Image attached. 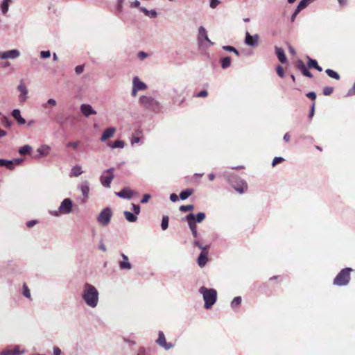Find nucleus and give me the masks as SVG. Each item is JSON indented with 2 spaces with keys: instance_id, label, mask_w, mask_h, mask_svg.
Masks as SVG:
<instances>
[{
  "instance_id": "obj_23",
  "label": "nucleus",
  "mask_w": 355,
  "mask_h": 355,
  "mask_svg": "<svg viewBox=\"0 0 355 355\" xmlns=\"http://www.w3.org/2000/svg\"><path fill=\"white\" fill-rule=\"evenodd\" d=\"M275 49H276V55H277V59H279L282 63H286L287 62V58L284 49L282 47H275Z\"/></svg>"
},
{
  "instance_id": "obj_47",
  "label": "nucleus",
  "mask_w": 355,
  "mask_h": 355,
  "mask_svg": "<svg viewBox=\"0 0 355 355\" xmlns=\"http://www.w3.org/2000/svg\"><path fill=\"white\" fill-rule=\"evenodd\" d=\"M223 49L226 50V51H233L237 55H239V52L238 51V50L234 47V46H223Z\"/></svg>"
},
{
  "instance_id": "obj_53",
  "label": "nucleus",
  "mask_w": 355,
  "mask_h": 355,
  "mask_svg": "<svg viewBox=\"0 0 355 355\" xmlns=\"http://www.w3.org/2000/svg\"><path fill=\"white\" fill-rule=\"evenodd\" d=\"M133 210L135 215H138L140 212V207L138 205L133 204Z\"/></svg>"
},
{
  "instance_id": "obj_3",
  "label": "nucleus",
  "mask_w": 355,
  "mask_h": 355,
  "mask_svg": "<svg viewBox=\"0 0 355 355\" xmlns=\"http://www.w3.org/2000/svg\"><path fill=\"white\" fill-rule=\"evenodd\" d=\"M353 270L351 268H345L336 276L334 279V284L343 286H346L350 280V272Z\"/></svg>"
},
{
  "instance_id": "obj_34",
  "label": "nucleus",
  "mask_w": 355,
  "mask_h": 355,
  "mask_svg": "<svg viewBox=\"0 0 355 355\" xmlns=\"http://www.w3.org/2000/svg\"><path fill=\"white\" fill-rule=\"evenodd\" d=\"M81 191H82L83 195L85 198H87L88 195H89V188L87 182H85L84 183L82 184Z\"/></svg>"
},
{
  "instance_id": "obj_41",
  "label": "nucleus",
  "mask_w": 355,
  "mask_h": 355,
  "mask_svg": "<svg viewBox=\"0 0 355 355\" xmlns=\"http://www.w3.org/2000/svg\"><path fill=\"white\" fill-rule=\"evenodd\" d=\"M80 145V141H75V142H69L67 144V148H71L73 149H78L79 148Z\"/></svg>"
},
{
  "instance_id": "obj_26",
  "label": "nucleus",
  "mask_w": 355,
  "mask_h": 355,
  "mask_svg": "<svg viewBox=\"0 0 355 355\" xmlns=\"http://www.w3.org/2000/svg\"><path fill=\"white\" fill-rule=\"evenodd\" d=\"M308 60L309 62L307 66L309 68H314L319 72L322 71V68L318 64V62L315 60L311 59L310 57H308Z\"/></svg>"
},
{
  "instance_id": "obj_56",
  "label": "nucleus",
  "mask_w": 355,
  "mask_h": 355,
  "mask_svg": "<svg viewBox=\"0 0 355 355\" xmlns=\"http://www.w3.org/2000/svg\"><path fill=\"white\" fill-rule=\"evenodd\" d=\"M306 96L310 98L312 100H315L316 98V94L313 92H311L306 94Z\"/></svg>"
},
{
  "instance_id": "obj_42",
  "label": "nucleus",
  "mask_w": 355,
  "mask_h": 355,
  "mask_svg": "<svg viewBox=\"0 0 355 355\" xmlns=\"http://www.w3.org/2000/svg\"><path fill=\"white\" fill-rule=\"evenodd\" d=\"M162 228L163 230H165L167 229L168 225V218L167 216H164L162 220Z\"/></svg>"
},
{
  "instance_id": "obj_9",
  "label": "nucleus",
  "mask_w": 355,
  "mask_h": 355,
  "mask_svg": "<svg viewBox=\"0 0 355 355\" xmlns=\"http://www.w3.org/2000/svg\"><path fill=\"white\" fill-rule=\"evenodd\" d=\"M146 87H147L146 84L141 82L137 76L135 77L133 79L132 96H137L138 91H144L146 89Z\"/></svg>"
},
{
  "instance_id": "obj_1",
  "label": "nucleus",
  "mask_w": 355,
  "mask_h": 355,
  "mask_svg": "<svg viewBox=\"0 0 355 355\" xmlns=\"http://www.w3.org/2000/svg\"><path fill=\"white\" fill-rule=\"evenodd\" d=\"M98 295V293L94 286L85 284L83 297L88 306L94 308L97 305Z\"/></svg>"
},
{
  "instance_id": "obj_10",
  "label": "nucleus",
  "mask_w": 355,
  "mask_h": 355,
  "mask_svg": "<svg viewBox=\"0 0 355 355\" xmlns=\"http://www.w3.org/2000/svg\"><path fill=\"white\" fill-rule=\"evenodd\" d=\"M205 40L207 41V42H209L210 45L214 44V43L209 39L205 28L204 26H201L198 28V44L200 46L202 44V42H204Z\"/></svg>"
},
{
  "instance_id": "obj_21",
  "label": "nucleus",
  "mask_w": 355,
  "mask_h": 355,
  "mask_svg": "<svg viewBox=\"0 0 355 355\" xmlns=\"http://www.w3.org/2000/svg\"><path fill=\"white\" fill-rule=\"evenodd\" d=\"M311 1V0H302L299 2L293 16L292 19H293L295 16L300 12L302 9H304Z\"/></svg>"
},
{
  "instance_id": "obj_12",
  "label": "nucleus",
  "mask_w": 355,
  "mask_h": 355,
  "mask_svg": "<svg viewBox=\"0 0 355 355\" xmlns=\"http://www.w3.org/2000/svg\"><path fill=\"white\" fill-rule=\"evenodd\" d=\"M186 219L189 223V226L192 232L193 236L194 238H196L198 236V233H197V228H196V222H195V215L193 214H189L186 217Z\"/></svg>"
},
{
  "instance_id": "obj_17",
  "label": "nucleus",
  "mask_w": 355,
  "mask_h": 355,
  "mask_svg": "<svg viewBox=\"0 0 355 355\" xmlns=\"http://www.w3.org/2000/svg\"><path fill=\"white\" fill-rule=\"evenodd\" d=\"M18 91L20 92V95L19 96V99L20 101H24L26 99H27V94H28V89L26 87V85L22 83V81L20 83V84L18 85Z\"/></svg>"
},
{
  "instance_id": "obj_54",
  "label": "nucleus",
  "mask_w": 355,
  "mask_h": 355,
  "mask_svg": "<svg viewBox=\"0 0 355 355\" xmlns=\"http://www.w3.org/2000/svg\"><path fill=\"white\" fill-rule=\"evenodd\" d=\"M315 105V103L313 102L312 104L311 108V112H310L309 116L310 119H311L314 115Z\"/></svg>"
},
{
  "instance_id": "obj_40",
  "label": "nucleus",
  "mask_w": 355,
  "mask_h": 355,
  "mask_svg": "<svg viewBox=\"0 0 355 355\" xmlns=\"http://www.w3.org/2000/svg\"><path fill=\"white\" fill-rule=\"evenodd\" d=\"M241 303V297L240 296L235 297L232 302V306L233 308L239 306Z\"/></svg>"
},
{
  "instance_id": "obj_44",
  "label": "nucleus",
  "mask_w": 355,
  "mask_h": 355,
  "mask_svg": "<svg viewBox=\"0 0 355 355\" xmlns=\"http://www.w3.org/2000/svg\"><path fill=\"white\" fill-rule=\"evenodd\" d=\"M112 148H123L124 146V142L122 141H116L112 144L110 145Z\"/></svg>"
},
{
  "instance_id": "obj_38",
  "label": "nucleus",
  "mask_w": 355,
  "mask_h": 355,
  "mask_svg": "<svg viewBox=\"0 0 355 355\" xmlns=\"http://www.w3.org/2000/svg\"><path fill=\"white\" fill-rule=\"evenodd\" d=\"M205 218H206L205 214L202 212H200L195 216V222H198V223L202 222V220H204L205 219Z\"/></svg>"
},
{
  "instance_id": "obj_28",
  "label": "nucleus",
  "mask_w": 355,
  "mask_h": 355,
  "mask_svg": "<svg viewBox=\"0 0 355 355\" xmlns=\"http://www.w3.org/2000/svg\"><path fill=\"white\" fill-rule=\"evenodd\" d=\"M123 216H125V218L130 222H135L137 220V217L135 214L128 211H123Z\"/></svg>"
},
{
  "instance_id": "obj_14",
  "label": "nucleus",
  "mask_w": 355,
  "mask_h": 355,
  "mask_svg": "<svg viewBox=\"0 0 355 355\" xmlns=\"http://www.w3.org/2000/svg\"><path fill=\"white\" fill-rule=\"evenodd\" d=\"M156 343L165 349H168L173 347V344L171 343H167L166 341L164 334L162 331L159 332L158 338Z\"/></svg>"
},
{
  "instance_id": "obj_36",
  "label": "nucleus",
  "mask_w": 355,
  "mask_h": 355,
  "mask_svg": "<svg viewBox=\"0 0 355 355\" xmlns=\"http://www.w3.org/2000/svg\"><path fill=\"white\" fill-rule=\"evenodd\" d=\"M31 149L32 148L30 146H24L23 147H20L19 149V153L21 155H27L31 153Z\"/></svg>"
},
{
  "instance_id": "obj_22",
  "label": "nucleus",
  "mask_w": 355,
  "mask_h": 355,
  "mask_svg": "<svg viewBox=\"0 0 355 355\" xmlns=\"http://www.w3.org/2000/svg\"><path fill=\"white\" fill-rule=\"evenodd\" d=\"M115 131H116V129L114 127H110V128H107L101 137V141H105L108 139L112 137Z\"/></svg>"
},
{
  "instance_id": "obj_18",
  "label": "nucleus",
  "mask_w": 355,
  "mask_h": 355,
  "mask_svg": "<svg viewBox=\"0 0 355 355\" xmlns=\"http://www.w3.org/2000/svg\"><path fill=\"white\" fill-rule=\"evenodd\" d=\"M122 261L119 262V268L121 270H131L132 265L129 262V259L127 255L121 254Z\"/></svg>"
},
{
  "instance_id": "obj_64",
  "label": "nucleus",
  "mask_w": 355,
  "mask_h": 355,
  "mask_svg": "<svg viewBox=\"0 0 355 355\" xmlns=\"http://www.w3.org/2000/svg\"><path fill=\"white\" fill-rule=\"evenodd\" d=\"M144 353H145L144 347H140L139 349V352H138L137 355H144Z\"/></svg>"
},
{
  "instance_id": "obj_25",
  "label": "nucleus",
  "mask_w": 355,
  "mask_h": 355,
  "mask_svg": "<svg viewBox=\"0 0 355 355\" xmlns=\"http://www.w3.org/2000/svg\"><path fill=\"white\" fill-rule=\"evenodd\" d=\"M12 116L19 124H24L26 123V120L21 116L20 111L19 110H14L12 112Z\"/></svg>"
},
{
  "instance_id": "obj_19",
  "label": "nucleus",
  "mask_w": 355,
  "mask_h": 355,
  "mask_svg": "<svg viewBox=\"0 0 355 355\" xmlns=\"http://www.w3.org/2000/svg\"><path fill=\"white\" fill-rule=\"evenodd\" d=\"M80 110L83 114L86 117L96 114V111L94 110L92 106L88 104H83L80 107Z\"/></svg>"
},
{
  "instance_id": "obj_58",
  "label": "nucleus",
  "mask_w": 355,
  "mask_h": 355,
  "mask_svg": "<svg viewBox=\"0 0 355 355\" xmlns=\"http://www.w3.org/2000/svg\"><path fill=\"white\" fill-rule=\"evenodd\" d=\"M193 245L197 246L199 249H200L201 251H203V248H205V246H203L198 241H194Z\"/></svg>"
},
{
  "instance_id": "obj_2",
  "label": "nucleus",
  "mask_w": 355,
  "mask_h": 355,
  "mask_svg": "<svg viewBox=\"0 0 355 355\" xmlns=\"http://www.w3.org/2000/svg\"><path fill=\"white\" fill-rule=\"evenodd\" d=\"M199 293L203 295L205 300V307L207 309H209L216 301V291L211 288L209 289L205 286H202L199 288Z\"/></svg>"
},
{
  "instance_id": "obj_8",
  "label": "nucleus",
  "mask_w": 355,
  "mask_h": 355,
  "mask_svg": "<svg viewBox=\"0 0 355 355\" xmlns=\"http://www.w3.org/2000/svg\"><path fill=\"white\" fill-rule=\"evenodd\" d=\"M209 248V245H205V248H203V251H201L197 259V263L199 267L203 268L207 265L208 261Z\"/></svg>"
},
{
  "instance_id": "obj_37",
  "label": "nucleus",
  "mask_w": 355,
  "mask_h": 355,
  "mask_svg": "<svg viewBox=\"0 0 355 355\" xmlns=\"http://www.w3.org/2000/svg\"><path fill=\"white\" fill-rule=\"evenodd\" d=\"M194 207L193 205H182L180 207V210L182 212L191 211L193 209Z\"/></svg>"
},
{
  "instance_id": "obj_43",
  "label": "nucleus",
  "mask_w": 355,
  "mask_h": 355,
  "mask_svg": "<svg viewBox=\"0 0 355 355\" xmlns=\"http://www.w3.org/2000/svg\"><path fill=\"white\" fill-rule=\"evenodd\" d=\"M22 293L28 298L31 297L30 289L26 284H24V291H22Z\"/></svg>"
},
{
  "instance_id": "obj_20",
  "label": "nucleus",
  "mask_w": 355,
  "mask_h": 355,
  "mask_svg": "<svg viewBox=\"0 0 355 355\" xmlns=\"http://www.w3.org/2000/svg\"><path fill=\"white\" fill-rule=\"evenodd\" d=\"M24 352V350H19V346H15L13 348L7 349L3 351L0 355H20Z\"/></svg>"
},
{
  "instance_id": "obj_61",
  "label": "nucleus",
  "mask_w": 355,
  "mask_h": 355,
  "mask_svg": "<svg viewBox=\"0 0 355 355\" xmlns=\"http://www.w3.org/2000/svg\"><path fill=\"white\" fill-rule=\"evenodd\" d=\"M147 56L146 53L144 51H140L139 53H138V57L140 58V59H144Z\"/></svg>"
},
{
  "instance_id": "obj_4",
  "label": "nucleus",
  "mask_w": 355,
  "mask_h": 355,
  "mask_svg": "<svg viewBox=\"0 0 355 355\" xmlns=\"http://www.w3.org/2000/svg\"><path fill=\"white\" fill-rule=\"evenodd\" d=\"M139 103L145 108L153 111H157L159 109V103L153 98L148 96H141L139 98Z\"/></svg>"
},
{
  "instance_id": "obj_35",
  "label": "nucleus",
  "mask_w": 355,
  "mask_h": 355,
  "mask_svg": "<svg viewBox=\"0 0 355 355\" xmlns=\"http://www.w3.org/2000/svg\"><path fill=\"white\" fill-rule=\"evenodd\" d=\"M325 73L327 74V76L336 80H339L340 78L339 73L331 69L325 70Z\"/></svg>"
},
{
  "instance_id": "obj_39",
  "label": "nucleus",
  "mask_w": 355,
  "mask_h": 355,
  "mask_svg": "<svg viewBox=\"0 0 355 355\" xmlns=\"http://www.w3.org/2000/svg\"><path fill=\"white\" fill-rule=\"evenodd\" d=\"M334 92V88L331 87H325L322 90V94L324 96H330Z\"/></svg>"
},
{
  "instance_id": "obj_51",
  "label": "nucleus",
  "mask_w": 355,
  "mask_h": 355,
  "mask_svg": "<svg viewBox=\"0 0 355 355\" xmlns=\"http://www.w3.org/2000/svg\"><path fill=\"white\" fill-rule=\"evenodd\" d=\"M150 198V194H144L141 200V203H146Z\"/></svg>"
},
{
  "instance_id": "obj_16",
  "label": "nucleus",
  "mask_w": 355,
  "mask_h": 355,
  "mask_svg": "<svg viewBox=\"0 0 355 355\" xmlns=\"http://www.w3.org/2000/svg\"><path fill=\"white\" fill-rule=\"evenodd\" d=\"M259 41V35H255L254 36H252L250 35L248 32H246L245 33V42L247 45L250 46H255L258 44Z\"/></svg>"
},
{
  "instance_id": "obj_55",
  "label": "nucleus",
  "mask_w": 355,
  "mask_h": 355,
  "mask_svg": "<svg viewBox=\"0 0 355 355\" xmlns=\"http://www.w3.org/2000/svg\"><path fill=\"white\" fill-rule=\"evenodd\" d=\"M219 3L218 0H211L210 6L213 8H216Z\"/></svg>"
},
{
  "instance_id": "obj_15",
  "label": "nucleus",
  "mask_w": 355,
  "mask_h": 355,
  "mask_svg": "<svg viewBox=\"0 0 355 355\" xmlns=\"http://www.w3.org/2000/svg\"><path fill=\"white\" fill-rule=\"evenodd\" d=\"M295 67L298 69L300 71H302L303 75L309 78L313 77V74L311 73V72L307 69L304 62L301 60H299L296 62Z\"/></svg>"
},
{
  "instance_id": "obj_30",
  "label": "nucleus",
  "mask_w": 355,
  "mask_h": 355,
  "mask_svg": "<svg viewBox=\"0 0 355 355\" xmlns=\"http://www.w3.org/2000/svg\"><path fill=\"white\" fill-rule=\"evenodd\" d=\"M0 166H5L8 169L12 170L13 169V162L0 159Z\"/></svg>"
},
{
  "instance_id": "obj_11",
  "label": "nucleus",
  "mask_w": 355,
  "mask_h": 355,
  "mask_svg": "<svg viewBox=\"0 0 355 355\" xmlns=\"http://www.w3.org/2000/svg\"><path fill=\"white\" fill-rule=\"evenodd\" d=\"M72 207V202L69 198H64L59 208V211L61 214H67L71 212Z\"/></svg>"
},
{
  "instance_id": "obj_7",
  "label": "nucleus",
  "mask_w": 355,
  "mask_h": 355,
  "mask_svg": "<svg viewBox=\"0 0 355 355\" xmlns=\"http://www.w3.org/2000/svg\"><path fill=\"white\" fill-rule=\"evenodd\" d=\"M112 216V211L110 207L104 209L100 215H98L97 221L104 226H106L110 223Z\"/></svg>"
},
{
  "instance_id": "obj_31",
  "label": "nucleus",
  "mask_w": 355,
  "mask_h": 355,
  "mask_svg": "<svg viewBox=\"0 0 355 355\" xmlns=\"http://www.w3.org/2000/svg\"><path fill=\"white\" fill-rule=\"evenodd\" d=\"M83 172L82 171V168L80 166H76L75 167H73L71 169V172H70V175L71 176H75V177H78L79 176L80 174H82Z\"/></svg>"
},
{
  "instance_id": "obj_59",
  "label": "nucleus",
  "mask_w": 355,
  "mask_h": 355,
  "mask_svg": "<svg viewBox=\"0 0 355 355\" xmlns=\"http://www.w3.org/2000/svg\"><path fill=\"white\" fill-rule=\"evenodd\" d=\"M170 200L173 202H175L178 200V196L175 193H172L170 196Z\"/></svg>"
},
{
  "instance_id": "obj_60",
  "label": "nucleus",
  "mask_w": 355,
  "mask_h": 355,
  "mask_svg": "<svg viewBox=\"0 0 355 355\" xmlns=\"http://www.w3.org/2000/svg\"><path fill=\"white\" fill-rule=\"evenodd\" d=\"M47 104L52 105V106H55L56 105V101L53 98L48 99Z\"/></svg>"
},
{
  "instance_id": "obj_27",
  "label": "nucleus",
  "mask_w": 355,
  "mask_h": 355,
  "mask_svg": "<svg viewBox=\"0 0 355 355\" xmlns=\"http://www.w3.org/2000/svg\"><path fill=\"white\" fill-rule=\"evenodd\" d=\"M37 152L41 156L47 155L51 151V147L49 146H42L41 147L37 148Z\"/></svg>"
},
{
  "instance_id": "obj_48",
  "label": "nucleus",
  "mask_w": 355,
  "mask_h": 355,
  "mask_svg": "<svg viewBox=\"0 0 355 355\" xmlns=\"http://www.w3.org/2000/svg\"><path fill=\"white\" fill-rule=\"evenodd\" d=\"M40 55L42 58H47L51 56V52L49 51H42Z\"/></svg>"
},
{
  "instance_id": "obj_32",
  "label": "nucleus",
  "mask_w": 355,
  "mask_h": 355,
  "mask_svg": "<svg viewBox=\"0 0 355 355\" xmlns=\"http://www.w3.org/2000/svg\"><path fill=\"white\" fill-rule=\"evenodd\" d=\"M193 193V190L192 189H187L183 191H182L180 194V197L182 200H185L190 196Z\"/></svg>"
},
{
  "instance_id": "obj_5",
  "label": "nucleus",
  "mask_w": 355,
  "mask_h": 355,
  "mask_svg": "<svg viewBox=\"0 0 355 355\" xmlns=\"http://www.w3.org/2000/svg\"><path fill=\"white\" fill-rule=\"evenodd\" d=\"M229 182L239 193H243L248 188L247 183L238 176H232L229 179Z\"/></svg>"
},
{
  "instance_id": "obj_33",
  "label": "nucleus",
  "mask_w": 355,
  "mask_h": 355,
  "mask_svg": "<svg viewBox=\"0 0 355 355\" xmlns=\"http://www.w3.org/2000/svg\"><path fill=\"white\" fill-rule=\"evenodd\" d=\"M12 2V0H3L2 4H1V10L2 12L6 15L9 9L10 3Z\"/></svg>"
},
{
  "instance_id": "obj_6",
  "label": "nucleus",
  "mask_w": 355,
  "mask_h": 355,
  "mask_svg": "<svg viewBox=\"0 0 355 355\" xmlns=\"http://www.w3.org/2000/svg\"><path fill=\"white\" fill-rule=\"evenodd\" d=\"M114 168L107 169L103 172L101 176H100V182H101L103 187L106 188L110 187V184L114 178Z\"/></svg>"
},
{
  "instance_id": "obj_49",
  "label": "nucleus",
  "mask_w": 355,
  "mask_h": 355,
  "mask_svg": "<svg viewBox=\"0 0 355 355\" xmlns=\"http://www.w3.org/2000/svg\"><path fill=\"white\" fill-rule=\"evenodd\" d=\"M2 123L7 128H9L11 125V122L6 116L2 119Z\"/></svg>"
},
{
  "instance_id": "obj_52",
  "label": "nucleus",
  "mask_w": 355,
  "mask_h": 355,
  "mask_svg": "<svg viewBox=\"0 0 355 355\" xmlns=\"http://www.w3.org/2000/svg\"><path fill=\"white\" fill-rule=\"evenodd\" d=\"M84 71V66L83 65H79L75 68V72H76L78 74H81Z\"/></svg>"
},
{
  "instance_id": "obj_62",
  "label": "nucleus",
  "mask_w": 355,
  "mask_h": 355,
  "mask_svg": "<svg viewBox=\"0 0 355 355\" xmlns=\"http://www.w3.org/2000/svg\"><path fill=\"white\" fill-rule=\"evenodd\" d=\"M290 139H291V136L289 135V133H286L284 136V140L286 141V142H288L290 141Z\"/></svg>"
},
{
  "instance_id": "obj_45",
  "label": "nucleus",
  "mask_w": 355,
  "mask_h": 355,
  "mask_svg": "<svg viewBox=\"0 0 355 355\" xmlns=\"http://www.w3.org/2000/svg\"><path fill=\"white\" fill-rule=\"evenodd\" d=\"M284 161V159L283 157H276L272 160V166H277V164L282 163Z\"/></svg>"
},
{
  "instance_id": "obj_63",
  "label": "nucleus",
  "mask_w": 355,
  "mask_h": 355,
  "mask_svg": "<svg viewBox=\"0 0 355 355\" xmlns=\"http://www.w3.org/2000/svg\"><path fill=\"white\" fill-rule=\"evenodd\" d=\"M54 355H61V350L58 347H55L53 352Z\"/></svg>"
},
{
  "instance_id": "obj_57",
  "label": "nucleus",
  "mask_w": 355,
  "mask_h": 355,
  "mask_svg": "<svg viewBox=\"0 0 355 355\" xmlns=\"http://www.w3.org/2000/svg\"><path fill=\"white\" fill-rule=\"evenodd\" d=\"M37 223V220H29L27 222L26 225L28 227H32Z\"/></svg>"
},
{
  "instance_id": "obj_13",
  "label": "nucleus",
  "mask_w": 355,
  "mask_h": 355,
  "mask_svg": "<svg viewBox=\"0 0 355 355\" xmlns=\"http://www.w3.org/2000/svg\"><path fill=\"white\" fill-rule=\"evenodd\" d=\"M19 51L17 49H12L6 51H0V59H15L19 57Z\"/></svg>"
},
{
  "instance_id": "obj_29",
  "label": "nucleus",
  "mask_w": 355,
  "mask_h": 355,
  "mask_svg": "<svg viewBox=\"0 0 355 355\" xmlns=\"http://www.w3.org/2000/svg\"><path fill=\"white\" fill-rule=\"evenodd\" d=\"M231 58L230 56L225 57L220 60L221 67L223 69H227L231 65Z\"/></svg>"
},
{
  "instance_id": "obj_24",
  "label": "nucleus",
  "mask_w": 355,
  "mask_h": 355,
  "mask_svg": "<svg viewBox=\"0 0 355 355\" xmlns=\"http://www.w3.org/2000/svg\"><path fill=\"white\" fill-rule=\"evenodd\" d=\"M134 192L127 188L123 189L121 191L116 193V195L123 198H131L133 196Z\"/></svg>"
},
{
  "instance_id": "obj_46",
  "label": "nucleus",
  "mask_w": 355,
  "mask_h": 355,
  "mask_svg": "<svg viewBox=\"0 0 355 355\" xmlns=\"http://www.w3.org/2000/svg\"><path fill=\"white\" fill-rule=\"evenodd\" d=\"M276 73H277V74L283 78L284 76V68L279 65L278 67H276Z\"/></svg>"
},
{
  "instance_id": "obj_50",
  "label": "nucleus",
  "mask_w": 355,
  "mask_h": 355,
  "mask_svg": "<svg viewBox=\"0 0 355 355\" xmlns=\"http://www.w3.org/2000/svg\"><path fill=\"white\" fill-rule=\"evenodd\" d=\"M207 96L208 92L207 91H201L196 95L197 98H205Z\"/></svg>"
}]
</instances>
